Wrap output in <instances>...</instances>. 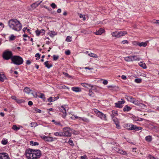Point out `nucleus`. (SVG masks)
Here are the masks:
<instances>
[{
    "label": "nucleus",
    "instance_id": "nucleus-58",
    "mask_svg": "<svg viewBox=\"0 0 159 159\" xmlns=\"http://www.w3.org/2000/svg\"><path fill=\"white\" fill-rule=\"evenodd\" d=\"M122 43H123V44H125V43H129V42L128 40H123L122 41Z\"/></svg>",
    "mask_w": 159,
    "mask_h": 159
},
{
    "label": "nucleus",
    "instance_id": "nucleus-8",
    "mask_svg": "<svg viewBox=\"0 0 159 159\" xmlns=\"http://www.w3.org/2000/svg\"><path fill=\"white\" fill-rule=\"evenodd\" d=\"M94 112L97 115L100 117L102 120H107V119L106 115L101 112L97 109H94Z\"/></svg>",
    "mask_w": 159,
    "mask_h": 159
},
{
    "label": "nucleus",
    "instance_id": "nucleus-30",
    "mask_svg": "<svg viewBox=\"0 0 159 159\" xmlns=\"http://www.w3.org/2000/svg\"><path fill=\"white\" fill-rule=\"evenodd\" d=\"M112 114L111 115V117H115L118 115V112L117 111L113 110L112 111Z\"/></svg>",
    "mask_w": 159,
    "mask_h": 159
},
{
    "label": "nucleus",
    "instance_id": "nucleus-5",
    "mask_svg": "<svg viewBox=\"0 0 159 159\" xmlns=\"http://www.w3.org/2000/svg\"><path fill=\"white\" fill-rule=\"evenodd\" d=\"M2 56L3 58L7 60H8L10 59L11 60V58L13 56L12 52L11 51H6L4 52L2 54Z\"/></svg>",
    "mask_w": 159,
    "mask_h": 159
},
{
    "label": "nucleus",
    "instance_id": "nucleus-2",
    "mask_svg": "<svg viewBox=\"0 0 159 159\" xmlns=\"http://www.w3.org/2000/svg\"><path fill=\"white\" fill-rule=\"evenodd\" d=\"M8 25L11 29L17 31H20L22 27L20 21L16 19H11L8 21Z\"/></svg>",
    "mask_w": 159,
    "mask_h": 159
},
{
    "label": "nucleus",
    "instance_id": "nucleus-21",
    "mask_svg": "<svg viewBox=\"0 0 159 159\" xmlns=\"http://www.w3.org/2000/svg\"><path fill=\"white\" fill-rule=\"evenodd\" d=\"M111 35L112 36L119 38L120 37L119 34V32L115 31L111 33Z\"/></svg>",
    "mask_w": 159,
    "mask_h": 159
},
{
    "label": "nucleus",
    "instance_id": "nucleus-47",
    "mask_svg": "<svg viewBox=\"0 0 159 159\" xmlns=\"http://www.w3.org/2000/svg\"><path fill=\"white\" fill-rule=\"evenodd\" d=\"M35 57H37L36 59L37 60H38L40 59V55L39 53L36 54L35 55Z\"/></svg>",
    "mask_w": 159,
    "mask_h": 159
},
{
    "label": "nucleus",
    "instance_id": "nucleus-14",
    "mask_svg": "<svg viewBox=\"0 0 159 159\" xmlns=\"http://www.w3.org/2000/svg\"><path fill=\"white\" fill-rule=\"evenodd\" d=\"M134 43H136L137 45L140 47L143 46V47H145L147 45V43L146 42H141L139 43L136 41L134 42Z\"/></svg>",
    "mask_w": 159,
    "mask_h": 159
},
{
    "label": "nucleus",
    "instance_id": "nucleus-52",
    "mask_svg": "<svg viewBox=\"0 0 159 159\" xmlns=\"http://www.w3.org/2000/svg\"><path fill=\"white\" fill-rule=\"evenodd\" d=\"M51 6L53 9L57 7L56 5L54 3H52L51 4Z\"/></svg>",
    "mask_w": 159,
    "mask_h": 159
},
{
    "label": "nucleus",
    "instance_id": "nucleus-50",
    "mask_svg": "<svg viewBox=\"0 0 159 159\" xmlns=\"http://www.w3.org/2000/svg\"><path fill=\"white\" fill-rule=\"evenodd\" d=\"M53 59L54 61H56L59 58V56H56L55 55H54L53 56Z\"/></svg>",
    "mask_w": 159,
    "mask_h": 159
},
{
    "label": "nucleus",
    "instance_id": "nucleus-56",
    "mask_svg": "<svg viewBox=\"0 0 159 159\" xmlns=\"http://www.w3.org/2000/svg\"><path fill=\"white\" fill-rule=\"evenodd\" d=\"M115 124L116 125V127L117 128H118V129L120 128V126L119 124V122L116 123H115Z\"/></svg>",
    "mask_w": 159,
    "mask_h": 159
},
{
    "label": "nucleus",
    "instance_id": "nucleus-36",
    "mask_svg": "<svg viewBox=\"0 0 159 159\" xmlns=\"http://www.w3.org/2000/svg\"><path fill=\"white\" fill-rule=\"evenodd\" d=\"M39 97L42 99L44 101L45 100L46 98L45 97L44 94L43 93H40V96H39Z\"/></svg>",
    "mask_w": 159,
    "mask_h": 159
},
{
    "label": "nucleus",
    "instance_id": "nucleus-9",
    "mask_svg": "<svg viewBox=\"0 0 159 159\" xmlns=\"http://www.w3.org/2000/svg\"><path fill=\"white\" fill-rule=\"evenodd\" d=\"M65 106L66 105L62 106L61 107H59V110L60 111L63 113L62 115V116L64 118H65L66 116V109L65 107Z\"/></svg>",
    "mask_w": 159,
    "mask_h": 159
},
{
    "label": "nucleus",
    "instance_id": "nucleus-54",
    "mask_svg": "<svg viewBox=\"0 0 159 159\" xmlns=\"http://www.w3.org/2000/svg\"><path fill=\"white\" fill-rule=\"evenodd\" d=\"M69 144L71 146H73L74 145V144L73 143V141L71 139H70L69 141Z\"/></svg>",
    "mask_w": 159,
    "mask_h": 159
},
{
    "label": "nucleus",
    "instance_id": "nucleus-38",
    "mask_svg": "<svg viewBox=\"0 0 159 159\" xmlns=\"http://www.w3.org/2000/svg\"><path fill=\"white\" fill-rule=\"evenodd\" d=\"M89 95L91 97H94V93L92 92V89H90L89 90Z\"/></svg>",
    "mask_w": 159,
    "mask_h": 159
},
{
    "label": "nucleus",
    "instance_id": "nucleus-34",
    "mask_svg": "<svg viewBox=\"0 0 159 159\" xmlns=\"http://www.w3.org/2000/svg\"><path fill=\"white\" fill-rule=\"evenodd\" d=\"M30 89L28 87H25V89H24V92H25L26 93H30Z\"/></svg>",
    "mask_w": 159,
    "mask_h": 159
},
{
    "label": "nucleus",
    "instance_id": "nucleus-45",
    "mask_svg": "<svg viewBox=\"0 0 159 159\" xmlns=\"http://www.w3.org/2000/svg\"><path fill=\"white\" fill-rule=\"evenodd\" d=\"M15 36L12 34L11 35L9 39L11 40H13L15 39Z\"/></svg>",
    "mask_w": 159,
    "mask_h": 159
},
{
    "label": "nucleus",
    "instance_id": "nucleus-16",
    "mask_svg": "<svg viewBox=\"0 0 159 159\" xmlns=\"http://www.w3.org/2000/svg\"><path fill=\"white\" fill-rule=\"evenodd\" d=\"M125 98L128 101H129L130 102L133 103L134 101L135 100V98L131 97L129 96H126L125 97Z\"/></svg>",
    "mask_w": 159,
    "mask_h": 159
},
{
    "label": "nucleus",
    "instance_id": "nucleus-53",
    "mask_svg": "<svg viewBox=\"0 0 159 159\" xmlns=\"http://www.w3.org/2000/svg\"><path fill=\"white\" fill-rule=\"evenodd\" d=\"M79 16H80V17L81 18H83V20H85V16H83V15L81 14H80V15H79Z\"/></svg>",
    "mask_w": 159,
    "mask_h": 159
},
{
    "label": "nucleus",
    "instance_id": "nucleus-27",
    "mask_svg": "<svg viewBox=\"0 0 159 159\" xmlns=\"http://www.w3.org/2000/svg\"><path fill=\"white\" fill-rule=\"evenodd\" d=\"M127 34V32L125 31L119 32V36H120V37L121 36H124L125 34Z\"/></svg>",
    "mask_w": 159,
    "mask_h": 159
},
{
    "label": "nucleus",
    "instance_id": "nucleus-4",
    "mask_svg": "<svg viewBox=\"0 0 159 159\" xmlns=\"http://www.w3.org/2000/svg\"><path fill=\"white\" fill-rule=\"evenodd\" d=\"M124 60L127 62L139 61L140 58L139 56L137 55L130 56L124 58Z\"/></svg>",
    "mask_w": 159,
    "mask_h": 159
},
{
    "label": "nucleus",
    "instance_id": "nucleus-62",
    "mask_svg": "<svg viewBox=\"0 0 159 159\" xmlns=\"http://www.w3.org/2000/svg\"><path fill=\"white\" fill-rule=\"evenodd\" d=\"M31 63V61L30 60H28L26 61V64L27 65H30V64Z\"/></svg>",
    "mask_w": 159,
    "mask_h": 159
},
{
    "label": "nucleus",
    "instance_id": "nucleus-24",
    "mask_svg": "<svg viewBox=\"0 0 159 159\" xmlns=\"http://www.w3.org/2000/svg\"><path fill=\"white\" fill-rule=\"evenodd\" d=\"M44 64L48 68H50L52 66V65L48 64V61H47L44 63Z\"/></svg>",
    "mask_w": 159,
    "mask_h": 159
},
{
    "label": "nucleus",
    "instance_id": "nucleus-18",
    "mask_svg": "<svg viewBox=\"0 0 159 159\" xmlns=\"http://www.w3.org/2000/svg\"><path fill=\"white\" fill-rule=\"evenodd\" d=\"M118 153L122 155L127 156L128 155V153L126 152V151L123 150L120 148L119 149V150Z\"/></svg>",
    "mask_w": 159,
    "mask_h": 159
},
{
    "label": "nucleus",
    "instance_id": "nucleus-23",
    "mask_svg": "<svg viewBox=\"0 0 159 159\" xmlns=\"http://www.w3.org/2000/svg\"><path fill=\"white\" fill-rule=\"evenodd\" d=\"M59 98L58 97H50L48 99V101L50 102H53Z\"/></svg>",
    "mask_w": 159,
    "mask_h": 159
},
{
    "label": "nucleus",
    "instance_id": "nucleus-37",
    "mask_svg": "<svg viewBox=\"0 0 159 159\" xmlns=\"http://www.w3.org/2000/svg\"><path fill=\"white\" fill-rule=\"evenodd\" d=\"M8 143L7 139H2L1 141V143L3 145H6Z\"/></svg>",
    "mask_w": 159,
    "mask_h": 159
},
{
    "label": "nucleus",
    "instance_id": "nucleus-1",
    "mask_svg": "<svg viewBox=\"0 0 159 159\" xmlns=\"http://www.w3.org/2000/svg\"><path fill=\"white\" fill-rule=\"evenodd\" d=\"M41 151L39 150L29 148L25 151V156L29 159H38L40 158Z\"/></svg>",
    "mask_w": 159,
    "mask_h": 159
},
{
    "label": "nucleus",
    "instance_id": "nucleus-26",
    "mask_svg": "<svg viewBox=\"0 0 159 159\" xmlns=\"http://www.w3.org/2000/svg\"><path fill=\"white\" fill-rule=\"evenodd\" d=\"M82 85L85 88L88 87H90L93 90H94V89H93V86L92 85L90 84H82Z\"/></svg>",
    "mask_w": 159,
    "mask_h": 159
},
{
    "label": "nucleus",
    "instance_id": "nucleus-51",
    "mask_svg": "<svg viewBox=\"0 0 159 159\" xmlns=\"http://www.w3.org/2000/svg\"><path fill=\"white\" fill-rule=\"evenodd\" d=\"M65 53L67 55H70V51L69 50H67L65 52Z\"/></svg>",
    "mask_w": 159,
    "mask_h": 159
},
{
    "label": "nucleus",
    "instance_id": "nucleus-13",
    "mask_svg": "<svg viewBox=\"0 0 159 159\" xmlns=\"http://www.w3.org/2000/svg\"><path fill=\"white\" fill-rule=\"evenodd\" d=\"M42 1L43 0H41V1L39 2V1H37L35 3H34L31 5V6L32 8L35 9L36 7H37L40 4Z\"/></svg>",
    "mask_w": 159,
    "mask_h": 159
},
{
    "label": "nucleus",
    "instance_id": "nucleus-32",
    "mask_svg": "<svg viewBox=\"0 0 159 159\" xmlns=\"http://www.w3.org/2000/svg\"><path fill=\"white\" fill-rule=\"evenodd\" d=\"M88 55L90 57H93L94 58H98V56L97 55H96L93 53H89L88 54Z\"/></svg>",
    "mask_w": 159,
    "mask_h": 159
},
{
    "label": "nucleus",
    "instance_id": "nucleus-48",
    "mask_svg": "<svg viewBox=\"0 0 159 159\" xmlns=\"http://www.w3.org/2000/svg\"><path fill=\"white\" fill-rule=\"evenodd\" d=\"M63 74H64L66 77H67L69 78H70L71 77V76L68 73L64 72H63Z\"/></svg>",
    "mask_w": 159,
    "mask_h": 159
},
{
    "label": "nucleus",
    "instance_id": "nucleus-31",
    "mask_svg": "<svg viewBox=\"0 0 159 159\" xmlns=\"http://www.w3.org/2000/svg\"><path fill=\"white\" fill-rule=\"evenodd\" d=\"M79 120H81L87 123H88L89 122V119L85 118L79 117Z\"/></svg>",
    "mask_w": 159,
    "mask_h": 159
},
{
    "label": "nucleus",
    "instance_id": "nucleus-49",
    "mask_svg": "<svg viewBox=\"0 0 159 159\" xmlns=\"http://www.w3.org/2000/svg\"><path fill=\"white\" fill-rule=\"evenodd\" d=\"M54 124H55L56 125H59V126H62V125L61 124V123L59 121H56L54 123Z\"/></svg>",
    "mask_w": 159,
    "mask_h": 159
},
{
    "label": "nucleus",
    "instance_id": "nucleus-55",
    "mask_svg": "<svg viewBox=\"0 0 159 159\" xmlns=\"http://www.w3.org/2000/svg\"><path fill=\"white\" fill-rule=\"evenodd\" d=\"M87 157V156L86 155H84L83 156H81L80 158L81 159H85Z\"/></svg>",
    "mask_w": 159,
    "mask_h": 159
},
{
    "label": "nucleus",
    "instance_id": "nucleus-11",
    "mask_svg": "<svg viewBox=\"0 0 159 159\" xmlns=\"http://www.w3.org/2000/svg\"><path fill=\"white\" fill-rule=\"evenodd\" d=\"M125 102V101H118L116 103L115 106L116 107L121 108L122 107V104H124Z\"/></svg>",
    "mask_w": 159,
    "mask_h": 159
},
{
    "label": "nucleus",
    "instance_id": "nucleus-28",
    "mask_svg": "<svg viewBox=\"0 0 159 159\" xmlns=\"http://www.w3.org/2000/svg\"><path fill=\"white\" fill-rule=\"evenodd\" d=\"M145 139L148 142H150L152 140V137L150 135L147 136L146 137Z\"/></svg>",
    "mask_w": 159,
    "mask_h": 159
},
{
    "label": "nucleus",
    "instance_id": "nucleus-42",
    "mask_svg": "<svg viewBox=\"0 0 159 159\" xmlns=\"http://www.w3.org/2000/svg\"><path fill=\"white\" fill-rule=\"evenodd\" d=\"M135 82L137 83H139L141 82L142 79L139 78L136 79L134 80Z\"/></svg>",
    "mask_w": 159,
    "mask_h": 159
},
{
    "label": "nucleus",
    "instance_id": "nucleus-44",
    "mask_svg": "<svg viewBox=\"0 0 159 159\" xmlns=\"http://www.w3.org/2000/svg\"><path fill=\"white\" fill-rule=\"evenodd\" d=\"M112 120L115 123H116L117 122H118V120L117 118H116L115 117H112Z\"/></svg>",
    "mask_w": 159,
    "mask_h": 159
},
{
    "label": "nucleus",
    "instance_id": "nucleus-63",
    "mask_svg": "<svg viewBox=\"0 0 159 159\" xmlns=\"http://www.w3.org/2000/svg\"><path fill=\"white\" fill-rule=\"evenodd\" d=\"M121 78L123 80H126V77L124 75H122L121 76Z\"/></svg>",
    "mask_w": 159,
    "mask_h": 159
},
{
    "label": "nucleus",
    "instance_id": "nucleus-3",
    "mask_svg": "<svg viewBox=\"0 0 159 159\" xmlns=\"http://www.w3.org/2000/svg\"><path fill=\"white\" fill-rule=\"evenodd\" d=\"M12 62L15 65H19L22 64L23 62L22 58L19 56H14L11 58Z\"/></svg>",
    "mask_w": 159,
    "mask_h": 159
},
{
    "label": "nucleus",
    "instance_id": "nucleus-7",
    "mask_svg": "<svg viewBox=\"0 0 159 159\" xmlns=\"http://www.w3.org/2000/svg\"><path fill=\"white\" fill-rule=\"evenodd\" d=\"M63 136L70 137L71 135V129L67 127H65L63 129Z\"/></svg>",
    "mask_w": 159,
    "mask_h": 159
},
{
    "label": "nucleus",
    "instance_id": "nucleus-33",
    "mask_svg": "<svg viewBox=\"0 0 159 159\" xmlns=\"http://www.w3.org/2000/svg\"><path fill=\"white\" fill-rule=\"evenodd\" d=\"M30 144L31 145L36 146L39 145V143L37 142H34L33 141H31L30 142Z\"/></svg>",
    "mask_w": 159,
    "mask_h": 159
},
{
    "label": "nucleus",
    "instance_id": "nucleus-22",
    "mask_svg": "<svg viewBox=\"0 0 159 159\" xmlns=\"http://www.w3.org/2000/svg\"><path fill=\"white\" fill-rule=\"evenodd\" d=\"M131 109V108L130 107L126 105L124 107L123 110L124 111H129Z\"/></svg>",
    "mask_w": 159,
    "mask_h": 159
},
{
    "label": "nucleus",
    "instance_id": "nucleus-40",
    "mask_svg": "<svg viewBox=\"0 0 159 159\" xmlns=\"http://www.w3.org/2000/svg\"><path fill=\"white\" fill-rule=\"evenodd\" d=\"M119 148H120L117 147H114L112 148V151H113V152H118Z\"/></svg>",
    "mask_w": 159,
    "mask_h": 159
},
{
    "label": "nucleus",
    "instance_id": "nucleus-43",
    "mask_svg": "<svg viewBox=\"0 0 159 159\" xmlns=\"http://www.w3.org/2000/svg\"><path fill=\"white\" fill-rule=\"evenodd\" d=\"M71 37L70 36H68L66 37V40L67 42H71L72 41Z\"/></svg>",
    "mask_w": 159,
    "mask_h": 159
},
{
    "label": "nucleus",
    "instance_id": "nucleus-59",
    "mask_svg": "<svg viewBox=\"0 0 159 159\" xmlns=\"http://www.w3.org/2000/svg\"><path fill=\"white\" fill-rule=\"evenodd\" d=\"M18 103H22L23 102L22 100H20L19 99H17L16 100V101Z\"/></svg>",
    "mask_w": 159,
    "mask_h": 159
},
{
    "label": "nucleus",
    "instance_id": "nucleus-17",
    "mask_svg": "<svg viewBox=\"0 0 159 159\" xmlns=\"http://www.w3.org/2000/svg\"><path fill=\"white\" fill-rule=\"evenodd\" d=\"M118 153L122 155L127 156L128 155V153L126 152V151L123 150L120 148L119 149V150Z\"/></svg>",
    "mask_w": 159,
    "mask_h": 159
},
{
    "label": "nucleus",
    "instance_id": "nucleus-15",
    "mask_svg": "<svg viewBox=\"0 0 159 159\" xmlns=\"http://www.w3.org/2000/svg\"><path fill=\"white\" fill-rule=\"evenodd\" d=\"M6 79L5 75L2 72L0 73V81L3 82Z\"/></svg>",
    "mask_w": 159,
    "mask_h": 159
},
{
    "label": "nucleus",
    "instance_id": "nucleus-60",
    "mask_svg": "<svg viewBox=\"0 0 159 159\" xmlns=\"http://www.w3.org/2000/svg\"><path fill=\"white\" fill-rule=\"evenodd\" d=\"M108 83V82L107 81V80H104L102 82V83L104 85H106Z\"/></svg>",
    "mask_w": 159,
    "mask_h": 159
},
{
    "label": "nucleus",
    "instance_id": "nucleus-12",
    "mask_svg": "<svg viewBox=\"0 0 159 159\" xmlns=\"http://www.w3.org/2000/svg\"><path fill=\"white\" fill-rule=\"evenodd\" d=\"M45 31L43 29H42L41 30H39L38 29L35 31V33L36 35L39 36L40 34H41V35H43L45 34Z\"/></svg>",
    "mask_w": 159,
    "mask_h": 159
},
{
    "label": "nucleus",
    "instance_id": "nucleus-39",
    "mask_svg": "<svg viewBox=\"0 0 159 159\" xmlns=\"http://www.w3.org/2000/svg\"><path fill=\"white\" fill-rule=\"evenodd\" d=\"M133 103L136 105H139L140 104V102L138 100H137L136 99H135Z\"/></svg>",
    "mask_w": 159,
    "mask_h": 159
},
{
    "label": "nucleus",
    "instance_id": "nucleus-6",
    "mask_svg": "<svg viewBox=\"0 0 159 159\" xmlns=\"http://www.w3.org/2000/svg\"><path fill=\"white\" fill-rule=\"evenodd\" d=\"M125 127L129 130H135L137 131L142 129L141 127L136 126V125H133L132 124H125Z\"/></svg>",
    "mask_w": 159,
    "mask_h": 159
},
{
    "label": "nucleus",
    "instance_id": "nucleus-29",
    "mask_svg": "<svg viewBox=\"0 0 159 159\" xmlns=\"http://www.w3.org/2000/svg\"><path fill=\"white\" fill-rule=\"evenodd\" d=\"M139 65L140 66L142 67L144 69H145L147 68L146 66L145 63H143L142 62H140L139 63Z\"/></svg>",
    "mask_w": 159,
    "mask_h": 159
},
{
    "label": "nucleus",
    "instance_id": "nucleus-19",
    "mask_svg": "<svg viewBox=\"0 0 159 159\" xmlns=\"http://www.w3.org/2000/svg\"><path fill=\"white\" fill-rule=\"evenodd\" d=\"M54 135L57 136L63 137V132H58L54 133Z\"/></svg>",
    "mask_w": 159,
    "mask_h": 159
},
{
    "label": "nucleus",
    "instance_id": "nucleus-20",
    "mask_svg": "<svg viewBox=\"0 0 159 159\" xmlns=\"http://www.w3.org/2000/svg\"><path fill=\"white\" fill-rule=\"evenodd\" d=\"M104 31V30L102 28H100L98 31L96 32L97 35H101Z\"/></svg>",
    "mask_w": 159,
    "mask_h": 159
},
{
    "label": "nucleus",
    "instance_id": "nucleus-35",
    "mask_svg": "<svg viewBox=\"0 0 159 159\" xmlns=\"http://www.w3.org/2000/svg\"><path fill=\"white\" fill-rule=\"evenodd\" d=\"M12 129L14 130L17 131L20 129V128L17 127L16 125H13Z\"/></svg>",
    "mask_w": 159,
    "mask_h": 159
},
{
    "label": "nucleus",
    "instance_id": "nucleus-46",
    "mask_svg": "<svg viewBox=\"0 0 159 159\" xmlns=\"http://www.w3.org/2000/svg\"><path fill=\"white\" fill-rule=\"evenodd\" d=\"M148 157L150 159H158L157 158L154 157V156H152L151 155H149L148 156Z\"/></svg>",
    "mask_w": 159,
    "mask_h": 159
},
{
    "label": "nucleus",
    "instance_id": "nucleus-61",
    "mask_svg": "<svg viewBox=\"0 0 159 159\" xmlns=\"http://www.w3.org/2000/svg\"><path fill=\"white\" fill-rule=\"evenodd\" d=\"M28 104L29 106H32L33 104V102L31 101H29L28 102Z\"/></svg>",
    "mask_w": 159,
    "mask_h": 159
},
{
    "label": "nucleus",
    "instance_id": "nucleus-41",
    "mask_svg": "<svg viewBox=\"0 0 159 159\" xmlns=\"http://www.w3.org/2000/svg\"><path fill=\"white\" fill-rule=\"evenodd\" d=\"M30 126L31 127H36L37 126V124L36 122H32L30 123Z\"/></svg>",
    "mask_w": 159,
    "mask_h": 159
},
{
    "label": "nucleus",
    "instance_id": "nucleus-57",
    "mask_svg": "<svg viewBox=\"0 0 159 159\" xmlns=\"http://www.w3.org/2000/svg\"><path fill=\"white\" fill-rule=\"evenodd\" d=\"M35 111H36V112H38V113H41V110H40V109H36L35 110Z\"/></svg>",
    "mask_w": 159,
    "mask_h": 159
},
{
    "label": "nucleus",
    "instance_id": "nucleus-64",
    "mask_svg": "<svg viewBox=\"0 0 159 159\" xmlns=\"http://www.w3.org/2000/svg\"><path fill=\"white\" fill-rule=\"evenodd\" d=\"M11 98H12L13 99H14V100H16V99H17V98H16V97L15 96H13L11 97Z\"/></svg>",
    "mask_w": 159,
    "mask_h": 159
},
{
    "label": "nucleus",
    "instance_id": "nucleus-25",
    "mask_svg": "<svg viewBox=\"0 0 159 159\" xmlns=\"http://www.w3.org/2000/svg\"><path fill=\"white\" fill-rule=\"evenodd\" d=\"M72 90L75 92H79L81 91V89L79 87H72Z\"/></svg>",
    "mask_w": 159,
    "mask_h": 159
},
{
    "label": "nucleus",
    "instance_id": "nucleus-10",
    "mask_svg": "<svg viewBox=\"0 0 159 159\" xmlns=\"http://www.w3.org/2000/svg\"><path fill=\"white\" fill-rule=\"evenodd\" d=\"M0 159H10L8 154L6 153H0Z\"/></svg>",
    "mask_w": 159,
    "mask_h": 159
}]
</instances>
